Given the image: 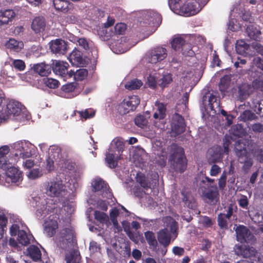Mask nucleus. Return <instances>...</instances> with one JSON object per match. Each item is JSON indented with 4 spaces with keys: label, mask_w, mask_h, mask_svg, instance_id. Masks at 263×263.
<instances>
[{
    "label": "nucleus",
    "mask_w": 263,
    "mask_h": 263,
    "mask_svg": "<svg viewBox=\"0 0 263 263\" xmlns=\"http://www.w3.org/2000/svg\"><path fill=\"white\" fill-rule=\"evenodd\" d=\"M28 112L26 108L19 102L9 100L6 107L0 111V124L6 122L9 119L22 121L27 119Z\"/></svg>",
    "instance_id": "f257e3e1"
},
{
    "label": "nucleus",
    "mask_w": 263,
    "mask_h": 263,
    "mask_svg": "<svg viewBox=\"0 0 263 263\" xmlns=\"http://www.w3.org/2000/svg\"><path fill=\"white\" fill-rule=\"evenodd\" d=\"M124 142L119 139H115L108 152L106 155V162L110 168H115L117 165L118 160L121 159V154L123 151Z\"/></svg>",
    "instance_id": "f03ea898"
},
{
    "label": "nucleus",
    "mask_w": 263,
    "mask_h": 263,
    "mask_svg": "<svg viewBox=\"0 0 263 263\" xmlns=\"http://www.w3.org/2000/svg\"><path fill=\"white\" fill-rule=\"evenodd\" d=\"M214 181L215 179L205 177L200 182L199 187L202 196L213 203L217 201L219 195L217 185L214 184Z\"/></svg>",
    "instance_id": "7ed1b4c3"
},
{
    "label": "nucleus",
    "mask_w": 263,
    "mask_h": 263,
    "mask_svg": "<svg viewBox=\"0 0 263 263\" xmlns=\"http://www.w3.org/2000/svg\"><path fill=\"white\" fill-rule=\"evenodd\" d=\"M168 222L166 227L160 230L158 233L159 242L163 246H168L170 243L171 238H176L177 236L176 230L177 229V222L171 217H167Z\"/></svg>",
    "instance_id": "20e7f679"
},
{
    "label": "nucleus",
    "mask_w": 263,
    "mask_h": 263,
    "mask_svg": "<svg viewBox=\"0 0 263 263\" xmlns=\"http://www.w3.org/2000/svg\"><path fill=\"white\" fill-rule=\"evenodd\" d=\"M234 149L238 161L243 164L242 169L245 171L249 170L253 162L251 154L246 150V145L240 141H238L235 145Z\"/></svg>",
    "instance_id": "39448f33"
},
{
    "label": "nucleus",
    "mask_w": 263,
    "mask_h": 263,
    "mask_svg": "<svg viewBox=\"0 0 263 263\" xmlns=\"http://www.w3.org/2000/svg\"><path fill=\"white\" fill-rule=\"evenodd\" d=\"M27 227L22 222L13 224L10 228L11 236L17 235V240L20 243L25 246L28 244L32 237L31 235L27 234Z\"/></svg>",
    "instance_id": "423d86ee"
},
{
    "label": "nucleus",
    "mask_w": 263,
    "mask_h": 263,
    "mask_svg": "<svg viewBox=\"0 0 263 263\" xmlns=\"http://www.w3.org/2000/svg\"><path fill=\"white\" fill-rule=\"evenodd\" d=\"M13 148L15 151L14 162L17 161L20 158L24 159L32 155L33 145L28 141L17 142L13 144Z\"/></svg>",
    "instance_id": "0eeeda50"
},
{
    "label": "nucleus",
    "mask_w": 263,
    "mask_h": 263,
    "mask_svg": "<svg viewBox=\"0 0 263 263\" xmlns=\"http://www.w3.org/2000/svg\"><path fill=\"white\" fill-rule=\"evenodd\" d=\"M47 195L53 197H63L66 195L65 186L62 180L56 179L48 182L46 184Z\"/></svg>",
    "instance_id": "6e6552de"
},
{
    "label": "nucleus",
    "mask_w": 263,
    "mask_h": 263,
    "mask_svg": "<svg viewBox=\"0 0 263 263\" xmlns=\"http://www.w3.org/2000/svg\"><path fill=\"white\" fill-rule=\"evenodd\" d=\"M171 167L175 171L183 172L186 168V161L182 148L178 147L170 158Z\"/></svg>",
    "instance_id": "1a4fd4ad"
},
{
    "label": "nucleus",
    "mask_w": 263,
    "mask_h": 263,
    "mask_svg": "<svg viewBox=\"0 0 263 263\" xmlns=\"http://www.w3.org/2000/svg\"><path fill=\"white\" fill-rule=\"evenodd\" d=\"M161 17L158 13L153 11L147 12L143 17L139 20V26L141 31L148 30L152 26H158L160 22Z\"/></svg>",
    "instance_id": "9d476101"
},
{
    "label": "nucleus",
    "mask_w": 263,
    "mask_h": 263,
    "mask_svg": "<svg viewBox=\"0 0 263 263\" xmlns=\"http://www.w3.org/2000/svg\"><path fill=\"white\" fill-rule=\"evenodd\" d=\"M229 141H226L223 143L224 149L221 147L214 146L208 149L207 158L209 163H215L221 160L223 154H228L229 152Z\"/></svg>",
    "instance_id": "9b49d317"
},
{
    "label": "nucleus",
    "mask_w": 263,
    "mask_h": 263,
    "mask_svg": "<svg viewBox=\"0 0 263 263\" xmlns=\"http://www.w3.org/2000/svg\"><path fill=\"white\" fill-rule=\"evenodd\" d=\"M13 160L11 162H9L8 166L4 170H6L5 173V181L8 184L10 183H20L23 180L22 172L15 167H12L11 165L15 163Z\"/></svg>",
    "instance_id": "f8f14e48"
},
{
    "label": "nucleus",
    "mask_w": 263,
    "mask_h": 263,
    "mask_svg": "<svg viewBox=\"0 0 263 263\" xmlns=\"http://www.w3.org/2000/svg\"><path fill=\"white\" fill-rule=\"evenodd\" d=\"M46 168L48 172L54 168V162L60 159L61 157V149L56 145L50 146L46 152Z\"/></svg>",
    "instance_id": "ddd939ff"
},
{
    "label": "nucleus",
    "mask_w": 263,
    "mask_h": 263,
    "mask_svg": "<svg viewBox=\"0 0 263 263\" xmlns=\"http://www.w3.org/2000/svg\"><path fill=\"white\" fill-rule=\"evenodd\" d=\"M140 103V99L137 96L128 97L119 105L117 110L121 115H125L136 109Z\"/></svg>",
    "instance_id": "4468645a"
},
{
    "label": "nucleus",
    "mask_w": 263,
    "mask_h": 263,
    "mask_svg": "<svg viewBox=\"0 0 263 263\" xmlns=\"http://www.w3.org/2000/svg\"><path fill=\"white\" fill-rule=\"evenodd\" d=\"M202 104L206 113L212 116L215 114L214 108L219 106V102L216 96L210 92H206L203 96Z\"/></svg>",
    "instance_id": "2eb2a0df"
},
{
    "label": "nucleus",
    "mask_w": 263,
    "mask_h": 263,
    "mask_svg": "<svg viewBox=\"0 0 263 263\" xmlns=\"http://www.w3.org/2000/svg\"><path fill=\"white\" fill-rule=\"evenodd\" d=\"M58 209L54 203H53L52 200L47 199L41 201V205L37 210L36 215L39 219L44 218L49 213H57Z\"/></svg>",
    "instance_id": "dca6fc26"
},
{
    "label": "nucleus",
    "mask_w": 263,
    "mask_h": 263,
    "mask_svg": "<svg viewBox=\"0 0 263 263\" xmlns=\"http://www.w3.org/2000/svg\"><path fill=\"white\" fill-rule=\"evenodd\" d=\"M167 56L166 49L158 47L151 50L147 54L146 59L148 62L156 64L163 60Z\"/></svg>",
    "instance_id": "f3484780"
},
{
    "label": "nucleus",
    "mask_w": 263,
    "mask_h": 263,
    "mask_svg": "<svg viewBox=\"0 0 263 263\" xmlns=\"http://www.w3.org/2000/svg\"><path fill=\"white\" fill-rule=\"evenodd\" d=\"M91 186L93 191L100 192L104 198H109L112 196L108 186L100 178H95L92 180Z\"/></svg>",
    "instance_id": "a211bd4d"
},
{
    "label": "nucleus",
    "mask_w": 263,
    "mask_h": 263,
    "mask_svg": "<svg viewBox=\"0 0 263 263\" xmlns=\"http://www.w3.org/2000/svg\"><path fill=\"white\" fill-rule=\"evenodd\" d=\"M237 240L240 242H251L254 240V235L251 234L249 230L245 226L239 225L234 227Z\"/></svg>",
    "instance_id": "6ab92c4d"
},
{
    "label": "nucleus",
    "mask_w": 263,
    "mask_h": 263,
    "mask_svg": "<svg viewBox=\"0 0 263 263\" xmlns=\"http://www.w3.org/2000/svg\"><path fill=\"white\" fill-rule=\"evenodd\" d=\"M201 10L198 4L193 0L186 2L180 8V12L185 16L194 15L199 12Z\"/></svg>",
    "instance_id": "aec40b11"
},
{
    "label": "nucleus",
    "mask_w": 263,
    "mask_h": 263,
    "mask_svg": "<svg viewBox=\"0 0 263 263\" xmlns=\"http://www.w3.org/2000/svg\"><path fill=\"white\" fill-rule=\"evenodd\" d=\"M135 45V43H132L129 39L124 37L112 46V50L117 54H121L128 50Z\"/></svg>",
    "instance_id": "412c9836"
},
{
    "label": "nucleus",
    "mask_w": 263,
    "mask_h": 263,
    "mask_svg": "<svg viewBox=\"0 0 263 263\" xmlns=\"http://www.w3.org/2000/svg\"><path fill=\"white\" fill-rule=\"evenodd\" d=\"M172 133L175 136L184 131L185 124L182 117L176 114L173 115L171 122Z\"/></svg>",
    "instance_id": "4be33fe9"
},
{
    "label": "nucleus",
    "mask_w": 263,
    "mask_h": 263,
    "mask_svg": "<svg viewBox=\"0 0 263 263\" xmlns=\"http://www.w3.org/2000/svg\"><path fill=\"white\" fill-rule=\"evenodd\" d=\"M172 47L174 50H178L180 49L184 50V48L188 49L187 52L183 51V54L185 56L192 57L194 55V52L191 49L190 45L187 43H185L184 40L181 37H177L174 38L172 41Z\"/></svg>",
    "instance_id": "5701e85b"
},
{
    "label": "nucleus",
    "mask_w": 263,
    "mask_h": 263,
    "mask_svg": "<svg viewBox=\"0 0 263 263\" xmlns=\"http://www.w3.org/2000/svg\"><path fill=\"white\" fill-rule=\"evenodd\" d=\"M61 240H60L61 247L66 248L67 246L69 247L71 243H74V231L70 228H66L63 230L61 232Z\"/></svg>",
    "instance_id": "b1692460"
},
{
    "label": "nucleus",
    "mask_w": 263,
    "mask_h": 263,
    "mask_svg": "<svg viewBox=\"0 0 263 263\" xmlns=\"http://www.w3.org/2000/svg\"><path fill=\"white\" fill-rule=\"evenodd\" d=\"M55 217L50 215L44 222V233L48 236L52 237L58 228V223Z\"/></svg>",
    "instance_id": "393cba45"
},
{
    "label": "nucleus",
    "mask_w": 263,
    "mask_h": 263,
    "mask_svg": "<svg viewBox=\"0 0 263 263\" xmlns=\"http://www.w3.org/2000/svg\"><path fill=\"white\" fill-rule=\"evenodd\" d=\"M50 47L52 52L64 54L68 49L66 42L61 39H57L50 43Z\"/></svg>",
    "instance_id": "a878e982"
},
{
    "label": "nucleus",
    "mask_w": 263,
    "mask_h": 263,
    "mask_svg": "<svg viewBox=\"0 0 263 263\" xmlns=\"http://www.w3.org/2000/svg\"><path fill=\"white\" fill-rule=\"evenodd\" d=\"M236 254L241 255L245 258L250 257L255 255V249L252 247L246 245H236L234 248Z\"/></svg>",
    "instance_id": "bb28decb"
},
{
    "label": "nucleus",
    "mask_w": 263,
    "mask_h": 263,
    "mask_svg": "<svg viewBox=\"0 0 263 263\" xmlns=\"http://www.w3.org/2000/svg\"><path fill=\"white\" fill-rule=\"evenodd\" d=\"M69 65L67 62L63 61H56L53 68V71L62 77L68 78L67 68Z\"/></svg>",
    "instance_id": "cd10ccee"
},
{
    "label": "nucleus",
    "mask_w": 263,
    "mask_h": 263,
    "mask_svg": "<svg viewBox=\"0 0 263 263\" xmlns=\"http://www.w3.org/2000/svg\"><path fill=\"white\" fill-rule=\"evenodd\" d=\"M133 158L135 165L142 168L147 160V155L143 149H140L135 153Z\"/></svg>",
    "instance_id": "c85d7f7f"
},
{
    "label": "nucleus",
    "mask_w": 263,
    "mask_h": 263,
    "mask_svg": "<svg viewBox=\"0 0 263 263\" xmlns=\"http://www.w3.org/2000/svg\"><path fill=\"white\" fill-rule=\"evenodd\" d=\"M69 61L74 65L83 66L85 63L82 57L81 52L77 49H74L69 57Z\"/></svg>",
    "instance_id": "c756f323"
},
{
    "label": "nucleus",
    "mask_w": 263,
    "mask_h": 263,
    "mask_svg": "<svg viewBox=\"0 0 263 263\" xmlns=\"http://www.w3.org/2000/svg\"><path fill=\"white\" fill-rule=\"evenodd\" d=\"M46 27L45 18L43 16L35 17L32 21L31 28L35 33L43 32Z\"/></svg>",
    "instance_id": "7c9ffc66"
},
{
    "label": "nucleus",
    "mask_w": 263,
    "mask_h": 263,
    "mask_svg": "<svg viewBox=\"0 0 263 263\" xmlns=\"http://www.w3.org/2000/svg\"><path fill=\"white\" fill-rule=\"evenodd\" d=\"M155 112L154 114V118L156 120H163L165 117L166 107L162 103L156 101L154 107Z\"/></svg>",
    "instance_id": "2f4dec72"
},
{
    "label": "nucleus",
    "mask_w": 263,
    "mask_h": 263,
    "mask_svg": "<svg viewBox=\"0 0 263 263\" xmlns=\"http://www.w3.org/2000/svg\"><path fill=\"white\" fill-rule=\"evenodd\" d=\"M15 13L12 10L0 11V25L8 24L14 17Z\"/></svg>",
    "instance_id": "473e14b6"
},
{
    "label": "nucleus",
    "mask_w": 263,
    "mask_h": 263,
    "mask_svg": "<svg viewBox=\"0 0 263 263\" xmlns=\"http://www.w3.org/2000/svg\"><path fill=\"white\" fill-rule=\"evenodd\" d=\"M5 45L7 48L15 52L20 51L24 47V44L22 41H18L14 39H9L6 42Z\"/></svg>",
    "instance_id": "72a5a7b5"
},
{
    "label": "nucleus",
    "mask_w": 263,
    "mask_h": 263,
    "mask_svg": "<svg viewBox=\"0 0 263 263\" xmlns=\"http://www.w3.org/2000/svg\"><path fill=\"white\" fill-rule=\"evenodd\" d=\"M253 87L251 84L245 83L239 87V96L240 99H246L253 91Z\"/></svg>",
    "instance_id": "f704fd0d"
},
{
    "label": "nucleus",
    "mask_w": 263,
    "mask_h": 263,
    "mask_svg": "<svg viewBox=\"0 0 263 263\" xmlns=\"http://www.w3.org/2000/svg\"><path fill=\"white\" fill-rule=\"evenodd\" d=\"M172 81L173 78L171 73L168 72L163 73L161 74L159 73L158 85L162 88H164L167 87Z\"/></svg>",
    "instance_id": "c9c22d12"
},
{
    "label": "nucleus",
    "mask_w": 263,
    "mask_h": 263,
    "mask_svg": "<svg viewBox=\"0 0 263 263\" xmlns=\"http://www.w3.org/2000/svg\"><path fill=\"white\" fill-rule=\"evenodd\" d=\"M33 69L34 72L42 77L47 76L51 72L50 66L43 63L37 64L34 65Z\"/></svg>",
    "instance_id": "e433bc0d"
},
{
    "label": "nucleus",
    "mask_w": 263,
    "mask_h": 263,
    "mask_svg": "<svg viewBox=\"0 0 263 263\" xmlns=\"http://www.w3.org/2000/svg\"><path fill=\"white\" fill-rule=\"evenodd\" d=\"M158 144H160V143L158 142L153 145V147L154 148V153L160 158V161L159 162L160 165L161 166H164L167 159V153L161 147H160L159 149H156V146L158 145Z\"/></svg>",
    "instance_id": "4c0bfd02"
},
{
    "label": "nucleus",
    "mask_w": 263,
    "mask_h": 263,
    "mask_svg": "<svg viewBox=\"0 0 263 263\" xmlns=\"http://www.w3.org/2000/svg\"><path fill=\"white\" fill-rule=\"evenodd\" d=\"M10 152L8 146L4 145L0 147V168L5 169L8 166V161L5 159V157Z\"/></svg>",
    "instance_id": "58836bf2"
},
{
    "label": "nucleus",
    "mask_w": 263,
    "mask_h": 263,
    "mask_svg": "<svg viewBox=\"0 0 263 263\" xmlns=\"http://www.w3.org/2000/svg\"><path fill=\"white\" fill-rule=\"evenodd\" d=\"M145 239L149 246V248L155 250L157 249L158 242L156 239L155 234L151 231H147L144 233Z\"/></svg>",
    "instance_id": "ea45409f"
},
{
    "label": "nucleus",
    "mask_w": 263,
    "mask_h": 263,
    "mask_svg": "<svg viewBox=\"0 0 263 263\" xmlns=\"http://www.w3.org/2000/svg\"><path fill=\"white\" fill-rule=\"evenodd\" d=\"M87 75V71L85 69H79L76 71L71 70L68 72V78L73 77L74 80H82Z\"/></svg>",
    "instance_id": "a19ab883"
},
{
    "label": "nucleus",
    "mask_w": 263,
    "mask_h": 263,
    "mask_svg": "<svg viewBox=\"0 0 263 263\" xmlns=\"http://www.w3.org/2000/svg\"><path fill=\"white\" fill-rule=\"evenodd\" d=\"M159 73L156 71H151L147 77V83L149 87L152 88H155L158 85Z\"/></svg>",
    "instance_id": "79ce46f5"
},
{
    "label": "nucleus",
    "mask_w": 263,
    "mask_h": 263,
    "mask_svg": "<svg viewBox=\"0 0 263 263\" xmlns=\"http://www.w3.org/2000/svg\"><path fill=\"white\" fill-rule=\"evenodd\" d=\"M247 33L251 39L254 40H257L261 34V32L258 28L253 25L248 26Z\"/></svg>",
    "instance_id": "37998d69"
},
{
    "label": "nucleus",
    "mask_w": 263,
    "mask_h": 263,
    "mask_svg": "<svg viewBox=\"0 0 263 263\" xmlns=\"http://www.w3.org/2000/svg\"><path fill=\"white\" fill-rule=\"evenodd\" d=\"M119 215V211L117 208H113L110 211V218L112 222L114 228L117 230V232L121 230V228L118 224L117 217Z\"/></svg>",
    "instance_id": "c03bdc74"
},
{
    "label": "nucleus",
    "mask_w": 263,
    "mask_h": 263,
    "mask_svg": "<svg viewBox=\"0 0 263 263\" xmlns=\"http://www.w3.org/2000/svg\"><path fill=\"white\" fill-rule=\"evenodd\" d=\"M76 86L77 84L76 83H69L64 85L63 86V90L65 93L64 97L67 98H72L76 95V94L74 95L73 93V91H74Z\"/></svg>",
    "instance_id": "a18cd8bd"
},
{
    "label": "nucleus",
    "mask_w": 263,
    "mask_h": 263,
    "mask_svg": "<svg viewBox=\"0 0 263 263\" xmlns=\"http://www.w3.org/2000/svg\"><path fill=\"white\" fill-rule=\"evenodd\" d=\"M30 257L34 261H37L41 258V252L39 248L35 246H30L28 249Z\"/></svg>",
    "instance_id": "49530a36"
},
{
    "label": "nucleus",
    "mask_w": 263,
    "mask_h": 263,
    "mask_svg": "<svg viewBox=\"0 0 263 263\" xmlns=\"http://www.w3.org/2000/svg\"><path fill=\"white\" fill-rule=\"evenodd\" d=\"M66 263H81V257L79 252L77 251H72L69 255H66Z\"/></svg>",
    "instance_id": "de8ad7c7"
},
{
    "label": "nucleus",
    "mask_w": 263,
    "mask_h": 263,
    "mask_svg": "<svg viewBox=\"0 0 263 263\" xmlns=\"http://www.w3.org/2000/svg\"><path fill=\"white\" fill-rule=\"evenodd\" d=\"M249 48V45L243 40L237 41L236 43V50L239 54L243 55L246 53Z\"/></svg>",
    "instance_id": "09e8293b"
},
{
    "label": "nucleus",
    "mask_w": 263,
    "mask_h": 263,
    "mask_svg": "<svg viewBox=\"0 0 263 263\" xmlns=\"http://www.w3.org/2000/svg\"><path fill=\"white\" fill-rule=\"evenodd\" d=\"M143 85L142 82L137 79H134L127 82L125 87L130 90L139 89Z\"/></svg>",
    "instance_id": "8fccbe9b"
},
{
    "label": "nucleus",
    "mask_w": 263,
    "mask_h": 263,
    "mask_svg": "<svg viewBox=\"0 0 263 263\" xmlns=\"http://www.w3.org/2000/svg\"><path fill=\"white\" fill-rule=\"evenodd\" d=\"M42 175V171L40 168L30 169L26 173V176L30 180L36 179L41 177Z\"/></svg>",
    "instance_id": "3c124183"
},
{
    "label": "nucleus",
    "mask_w": 263,
    "mask_h": 263,
    "mask_svg": "<svg viewBox=\"0 0 263 263\" xmlns=\"http://www.w3.org/2000/svg\"><path fill=\"white\" fill-rule=\"evenodd\" d=\"M53 5L57 10L66 11L69 7V3L67 0H53Z\"/></svg>",
    "instance_id": "603ef678"
},
{
    "label": "nucleus",
    "mask_w": 263,
    "mask_h": 263,
    "mask_svg": "<svg viewBox=\"0 0 263 263\" xmlns=\"http://www.w3.org/2000/svg\"><path fill=\"white\" fill-rule=\"evenodd\" d=\"M136 179V181L140 184L142 187L146 189L150 187L149 183L146 179L145 176L143 174L137 173Z\"/></svg>",
    "instance_id": "864d4df0"
},
{
    "label": "nucleus",
    "mask_w": 263,
    "mask_h": 263,
    "mask_svg": "<svg viewBox=\"0 0 263 263\" xmlns=\"http://www.w3.org/2000/svg\"><path fill=\"white\" fill-rule=\"evenodd\" d=\"M95 218L101 223H105L108 221V215L104 212L95 211L94 213Z\"/></svg>",
    "instance_id": "5fc2aeb1"
},
{
    "label": "nucleus",
    "mask_w": 263,
    "mask_h": 263,
    "mask_svg": "<svg viewBox=\"0 0 263 263\" xmlns=\"http://www.w3.org/2000/svg\"><path fill=\"white\" fill-rule=\"evenodd\" d=\"M135 123L139 127L143 128L147 125L148 120L144 116L139 115L135 118Z\"/></svg>",
    "instance_id": "6e6d98bb"
},
{
    "label": "nucleus",
    "mask_w": 263,
    "mask_h": 263,
    "mask_svg": "<svg viewBox=\"0 0 263 263\" xmlns=\"http://www.w3.org/2000/svg\"><path fill=\"white\" fill-rule=\"evenodd\" d=\"M228 217L224 214H219L218 216V224L222 229H226L228 227Z\"/></svg>",
    "instance_id": "4d7b16f0"
},
{
    "label": "nucleus",
    "mask_w": 263,
    "mask_h": 263,
    "mask_svg": "<svg viewBox=\"0 0 263 263\" xmlns=\"http://www.w3.org/2000/svg\"><path fill=\"white\" fill-rule=\"evenodd\" d=\"M231 132L236 136L240 137L244 135L243 126L239 124L233 126L231 129Z\"/></svg>",
    "instance_id": "13d9d810"
},
{
    "label": "nucleus",
    "mask_w": 263,
    "mask_h": 263,
    "mask_svg": "<svg viewBox=\"0 0 263 263\" xmlns=\"http://www.w3.org/2000/svg\"><path fill=\"white\" fill-rule=\"evenodd\" d=\"M199 223L202 224L203 227L209 228L211 227L213 222L212 219L207 216L201 217L199 220Z\"/></svg>",
    "instance_id": "bf43d9fd"
},
{
    "label": "nucleus",
    "mask_w": 263,
    "mask_h": 263,
    "mask_svg": "<svg viewBox=\"0 0 263 263\" xmlns=\"http://www.w3.org/2000/svg\"><path fill=\"white\" fill-rule=\"evenodd\" d=\"M44 83L45 85L50 88H55L59 86L58 80L52 78H47L45 79Z\"/></svg>",
    "instance_id": "052dcab7"
},
{
    "label": "nucleus",
    "mask_w": 263,
    "mask_h": 263,
    "mask_svg": "<svg viewBox=\"0 0 263 263\" xmlns=\"http://www.w3.org/2000/svg\"><path fill=\"white\" fill-rule=\"evenodd\" d=\"M227 173L223 171L220 177L218 179V186L221 190L223 189L226 184Z\"/></svg>",
    "instance_id": "680f3d73"
},
{
    "label": "nucleus",
    "mask_w": 263,
    "mask_h": 263,
    "mask_svg": "<svg viewBox=\"0 0 263 263\" xmlns=\"http://www.w3.org/2000/svg\"><path fill=\"white\" fill-rule=\"evenodd\" d=\"M221 171V168L220 167L216 164H213L210 170V174L211 176L216 177Z\"/></svg>",
    "instance_id": "e2e57ef3"
},
{
    "label": "nucleus",
    "mask_w": 263,
    "mask_h": 263,
    "mask_svg": "<svg viewBox=\"0 0 263 263\" xmlns=\"http://www.w3.org/2000/svg\"><path fill=\"white\" fill-rule=\"evenodd\" d=\"M80 116L85 119L92 117L95 115V111L92 109H86L84 111L79 112Z\"/></svg>",
    "instance_id": "0e129e2a"
},
{
    "label": "nucleus",
    "mask_w": 263,
    "mask_h": 263,
    "mask_svg": "<svg viewBox=\"0 0 263 263\" xmlns=\"http://www.w3.org/2000/svg\"><path fill=\"white\" fill-rule=\"evenodd\" d=\"M126 29V25L123 23H118L115 26V32L118 34H122Z\"/></svg>",
    "instance_id": "69168bd1"
},
{
    "label": "nucleus",
    "mask_w": 263,
    "mask_h": 263,
    "mask_svg": "<svg viewBox=\"0 0 263 263\" xmlns=\"http://www.w3.org/2000/svg\"><path fill=\"white\" fill-rule=\"evenodd\" d=\"M238 202L239 205L243 208L247 209L248 205V200L247 196H241L238 199Z\"/></svg>",
    "instance_id": "338daca9"
},
{
    "label": "nucleus",
    "mask_w": 263,
    "mask_h": 263,
    "mask_svg": "<svg viewBox=\"0 0 263 263\" xmlns=\"http://www.w3.org/2000/svg\"><path fill=\"white\" fill-rule=\"evenodd\" d=\"M13 66L20 70H22L24 69L25 66L24 62L21 60H15L13 62Z\"/></svg>",
    "instance_id": "774afa93"
}]
</instances>
